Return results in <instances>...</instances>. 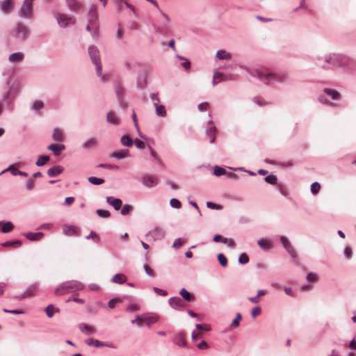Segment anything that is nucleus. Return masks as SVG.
I'll use <instances>...</instances> for the list:
<instances>
[{
    "label": "nucleus",
    "mask_w": 356,
    "mask_h": 356,
    "mask_svg": "<svg viewBox=\"0 0 356 356\" xmlns=\"http://www.w3.org/2000/svg\"><path fill=\"white\" fill-rule=\"evenodd\" d=\"M350 62V59L343 54H329L323 58V63L321 66L323 69L327 70L348 65Z\"/></svg>",
    "instance_id": "1"
},
{
    "label": "nucleus",
    "mask_w": 356,
    "mask_h": 356,
    "mask_svg": "<svg viewBox=\"0 0 356 356\" xmlns=\"http://www.w3.org/2000/svg\"><path fill=\"white\" fill-rule=\"evenodd\" d=\"M252 74L266 84H270L273 82L282 83L287 80L288 78L287 74L284 72L271 73L257 70Z\"/></svg>",
    "instance_id": "2"
},
{
    "label": "nucleus",
    "mask_w": 356,
    "mask_h": 356,
    "mask_svg": "<svg viewBox=\"0 0 356 356\" xmlns=\"http://www.w3.org/2000/svg\"><path fill=\"white\" fill-rule=\"evenodd\" d=\"M83 289V284L77 280H69L59 284L55 290L56 296L74 293Z\"/></svg>",
    "instance_id": "3"
},
{
    "label": "nucleus",
    "mask_w": 356,
    "mask_h": 356,
    "mask_svg": "<svg viewBox=\"0 0 356 356\" xmlns=\"http://www.w3.org/2000/svg\"><path fill=\"white\" fill-rule=\"evenodd\" d=\"M88 54L93 64L95 65L96 72L102 81L107 80L106 76L102 74V66L100 60L99 51L97 47L92 45L88 47Z\"/></svg>",
    "instance_id": "4"
},
{
    "label": "nucleus",
    "mask_w": 356,
    "mask_h": 356,
    "mask_svg": "<svg viewBox=\"0 0 356 356\" xmlns=\"http://www.w3.org/2000/svg\"><path fill=\"white\" fill-rule=\"evenodd\" d=\"M30 31L28 27L22 23L18 22L15 25L13 36L19 41H24L29 37Z\"/></svg>",
    "instance_id": "5"
},
{
    "label": "nucleus",
    "mask_w": 356,
    "mask_h": 356,
    "mask_svg": "<svg viewBox=\"0 0 356 356\" xmlns=\"http://www.w3.org/2000/svg\"><path fill=\"white\" fill-rule=\"evenodd\" d=\"M33 0H24L18 15L21 18L31 19L33 12Z\"/></svg>",
    "instance_id": "6"
},
{
    "label": "nucleus",
    "mask_w": 356,
    "mask_h": 356,
    "mask_svg": "<svg viewBox=\"0 0 356 356\" xmlns=\"http://www.w3.org/2000/svg\"><path fill=\"white\" fill-rule=\"evenodd\" d=\"M55 17L58 25L62 28H65L74 24V19L72 16L66 14L56 13Z\"/></svg>",
    "instance_id": "7"
},
{
    "label": "nucleus",
    "mask_w": 356,
    "mask_h": 356,
    "mask_svg": "<svg viewBox=\"0 0 356 356\" xmlns=\"http://www.w3.org/2000/svg\"><path fill=\"white\" fill-rule=\"evenodd\" d=\"M168 303L172 309L176 310H181L186 306V303L184 302V301L178 296L170 298L168 300Z\"/></svg>",
    "instance_id": "8"
},
{
    "label": "nucleus",
    "mask_w": 356,
    "mask_h": 356,
    "mask_svg": "<svg viewBox=\"0 0 356 356\" xmlns=\"http://www.w3.org/2000/svg\"><path fill=\"white\" fill-rule=\"evenodd\" d=\"M216 128L213 125V122L211 120L207 122V127L205 131L206 135L210 138V143H213L216 140Z\"/></svg>",
    "instance_id": "9"
},
{
    "label": "nucleus",
    "mask_w": 356,
    "mask_h": 356,
    "mask_svg": "<svg viewBox=\"0 0 356 356\" xmlns=\"http://www.w3.org/2000/svg\"><path fill=\"white\" fill-rule=\"evenodd\" d=\"M280 242L282 244L283 248L287 251V252L292 257H296V252L292 245L291 244L289 240L286 236L280 237Z\"/></svg>",
    "instance_id": "10"
},
{
    "label": "nucleus",
    "mask_w": 356,
    "mask_h": 356,
    "mask_svg": "<svg viewBox=\"0 0 356 356\" xmlns=\"http://www.w3.org/2000/svg\"><path fill=\"white\" fill-rule=\"evenodd\" d=\"M165 236V232L161 228H155L147 234V236L152 238L154 241L161 240Z\"/></svg>",
    "instance_id": "11"
},
{
    "label": "nucleus",
    "mask_w": 356,
    "mask_h": 356,
    "mask_svg": "<svg viewBox=\"0 0 356 356\" xmlns=\"http://www.w3.org/2000/svg\"><path fill=\"white\" fill-rule=\"evenodd\" d=\"M63 232L66 236H78L80 234V229L75 225H65Z\"/></svg>",
    "instance_id": "12"
},
{
    "label": "nucleus",
    "mask_w": 356,
    "mask_h": 356,
    "mask_svg": "<svg viewBox=\"0 0 356 356\" xmlns=\"http://www.w3.org/2000/svg\"><path fill=\"white\" fill-rule=\"evenodd\" d=\"M172 341L179 347H186L185 336L183 332H179L174 335Z\"/></svg>",
    "instance_id": "13"
},
{
    "label": "nucleus",
    "mask_w": 356,
    "mask_h": 356,
    "mask_svg": "<svg viewBox=\"0 0 356 356\" xmlns=\"http://www.w3.org/2000/svg\"><path fill=\"white\" fill-rule=\"evenodd\" d=\"M129 156H130V154L129 149H116L113 151L111 155V157L115 158L118 160H120Z\"/></svg>",
    "instance_id": "14"
},
{
    "label": "nucleus",
    "mask_w": 356,
    "mask_h": 356,
    "mask_svg": "<svg viewBox=\"0 0 356 356\" xmlns=\"http://www.w3.org/2000/svg\"><path fill=\"white\" fill-rule=\"evenodd\" d=\"M142 184L147 187H152L158 184V178L155 176H147L142 178Z\"/></svg>",
    "instance_id": "15"
},
{
    "label": "nucleus",
    "mask_w": 356,
    "mask_h": 356,
    "mask_svg": "<svg viewBox=\"0 0 356 356\" xmlns=\"http://www.w3.org/2000/svg\"><path fill=\"white\" fill-rule=\"evenodd\" d=\"M98 19V14L97 7L95 5H92L88 10V21L90 24H92L97 22Z\"/></svg>",
    "instance_id": "16"
},
{
    "label": "nucleus",
    "mask_w": 356,
    "mask_h": 356,
    "mask_svg": "<svg viewBox=\"0 0 356 356\" xmlns=\"http://www.w3.org/2000/svg\"><path fill=\"white\" fill-rule=\"evenodd\" d=\"M106 202L113 206L115 210L118 211L121 209L122 206V202L119 198H112L111 197H106Z\"/></svg>",
    "instance_id": "17"
},
{
    "label": "nucleus",
    "mask_w": 356,
    "mask_h": 356,
    "mask_svg": "<svg viewBox=\"0 0 356 356\" xmlns=\"http://www.w3.org/2000/svg\"><path fill=\"white\" fill-rule=\"evenodd\" d=\"M79 330L86 335H92L96 333V330L86 323H81L79 325Z\"/></svg>",
    "instance_id": "18"
},
{
    "label": "nucleus",
    "mask_w": 356,
    "mask_h": 356,
    "mask_svg": "<svg viewBox=\"0 0 356 356\" xmlns=\"http://www.w3.org/2000/svg\"><path fill=\"white\" fill-rule=\"evenodd\" d=\"M13 1L12 0H3L0 3V10L4 14L9 13L12 10Z\"/></svg>",
    "instance_id": "19"
},
{
    "label": "nucleus",
    "mask_w": 356,
    "mask_h": 356,
    "mask_svg": "<svg viewBox=\"0 0 356 356\" xmlns=\"http://www.w3.org/2000/svg\"><path fill=\"white\" fill-rule=\"evenodd\" d=\"M23 235L30 241H36L41 240L44 234L42 232H26L24 233Z\"/></svg>",
    "instance_id": "20"
},
{
    "label": "nucleus",
    "mask_w": 356,
    "mask_h": 356,
    "mask_svg": "<svg viewBox=\"0 0 356 356\" xmlns=\"http://www.w3.org/2000/svg\"><path fill=\"white\" fill-rule=\"evenodd\" d=\"M49 150H51L54 152L56 156H59L60 154L61 151L65 149V146L63 144H51L47 147Z\"/></svg>",
    "instance_id": "21"
},
{
    "label": "nucleus",
    "mask_w": 356,
    "mask_h": 356,
    "mask_svg": "<svg viewBox=\"0 0 356 356\" xmlns=\"http://www.w3.org/2000/svg\"><path fill=\"white\" fill-rule=\"evenodd\" d=\"M97 146V140L95 138H90L82 145L83 149H90Z\"/></svg>",
    "instance_id": "22"
},
{
    "label": "nucleus",
    "mask_w": 356,
    "mask_h": 356,
    "mask_svg": "<svg viewBox=\"0 0 356 356\" xmlns=\"http://www.w3.org/2000/svg\"><path fill=\"white\" fill-rule=\"evenodd\" d=\"M63 172V168L60 165H55L47 170V175L49 177H55Z\"/></svg>",
    "instance_id": "23"
},
{
    "label": "nucleus",
    "mask_w": 356,
    "mask_h": 356,
    "mask_svg": "<svg viewBox=\"0 0 356 356\" xmlns=\"http://www.w3.org/2000/svg\"><path fill=\"white\" fill-rule=\"evenodd\" d=\"M106 121L108 123L118 125L120 123V119L113 111H109L106 114Z\"/></svg>",
    "instance_id": "24"
},
{
    "label": "nucleus",
    "mask_w": 356,
    "mask_h": 356,
    "mask_svg": "<svg viewBox=\"0 0 356 356\" xmlns=\"http://www.w3.org/2000/svg\"><path fill=\"white\" fill-rule=\"evenodd\" d=\"M39 284L38 283H34L30 285L24 292L25 293V296L27 297H31L35 295L38 291Z\"/></svg>",
    "instance_id": "25"
},
{
    "label": "nucleus",
    "mask_w": 356,
    "mask_h": 356,
    "mask_svg": "<svg viewBox=\"0 0 356 356\" xmlns=\"http://www.w3.org/2000/svg\"><path fill=\"white\" fill-rule=\"evenodd\" d=\"M1 245L6 248H17L22 245L19 240L8 241L1 243Z\"/></svg>",
    "instance_id": "26"
},
{
    "label": "nucleus",
    "mask_w": 356,
    "mask_h": 356,
    "mask_svg": "<svg viewBox=\"0 0 356 356\" xmlns=\"http://www.w3.org/2000/svg\"><path fill=\"white\" fill-rule=\"evenodd\" d=\"M323 91L326 95L330 96L333 100L339 99L341 97L340 93L337 90L334 89L325 88Z\"/></svg>",
    "instance_id": "27"
},
{
    "label": "nucleus",
    "mask_w": 356,
    "mask_h": 356,
    "mask_svg": "<svg viewBox=\"0 0 356 356\" xmlns=\"http://www.w3.org/2000/svg\"><path fill=\"white\" fill-rule=\"evenodd\" d=\"M24 57V54L22 52H16L10 54L9 56L8 60L11 63H18L20 62Z\"/></svg>",
    "instance_id": "28"
},
{
    "label": "nucleus",
    "mask_w": 356,
    "mask_h": 356,
    "mask_svg": "<svg viewBox=\"0 0 356 356\" xmlns=\"http://www.w3.org/2000/svg\"><path fill=\"white\" fill-rule=\"evenodd\" d=\"M67 5L72 11H77L82 8V4L74 0H67Z\"/></svg>",
    "instance_id": "29"
},
{
    "label": "nucleus",
    "mask_w": 356,
    "mask_h": 356,
    "mask_svg": "<svg viewBox=\"0 0 356 356\" xmlns=\"http://www.w3.org/2000/svg\"><path fill=\"white\" fill-rule=\"evenodd\" d=\"M127 280L126 276L122 273L115 274L111 279V281L114 283L124 284Z\"/></svg>",
    "instance_id": "30"
},
{
    "label": "nucleus",
    "mask_w": 356,
    "mask_h": 356,
    "mask_svg": "<svg viewBox=\"0 0 356 356\" xmlns=\"http://www.w3.org/2000/svg\"><path fill=\"white\" fill-rule=\"evenodd\" d=\"M257 244L264 250H269L272 248L271 243L264 238L258 240Z\"/></svg>",
    "instance_id": "31"
},
{
    "label": "nucleus",
    "mask_w": 356,
    "mask_h": 356,
    "mask_svg": "<svg viewBox=\"0 0 356 356\" xmlns=\"http://www.w3.org/2000/svg\"><path fill=\"white\" fill-rule=\"evenodd\" d=\"M216 57L219 60H230L232 56L225 50H219L217 51Z\"/></svg>",
    "instance_id": "32"
},
{
    "label": "nucleus",
    "mask_w": 356,
    "mask_h": 356,
    "mask_svg": "<svg viewBox=\"0 0 356 356\" xmlns=\"http://www.w3.org/2000/svg\"><path fill=\"white\" fill-rule=\"evenodd\" d=\"M52 138L54 140H58V141L63 140L64 136H63V131L58 128L54 129L53 131V134H52Z\"/></svg>",
    "instance_id": "33"
},
{
    "label": "nucleus",
    "mask_w": 356,
    "mask_h": 356,
    "mask_svg": "<svg viewBox=\"0 0 356 356\" xmlns=\"http://www.w3.org/2000/svg\"><path fill=\"white\" fill-rule=\"evenodd\" d=\"M122 145L126 147H131L134 144L132 138L129 135H123L120 139Z\"/></svg>",
    "instance_id": "34"
},
{
    "label": "nucleus",
    "mask_w": 356,
    "mask_h": 356,
    "mask_svg": "<svg viewBox=\"0 0 356 356\" xmlns=\"http://www.w3.org/2000/svg\"><path fill=\"white\" fill-rule=\"evenodd\" d=\"M85 343L89 346H94L97 348H99V347H103L105 346V344L103 343V342H101L99 340H95L93 339H86L85 341Z\"/></svg>",
    "instance_id": "35"
},
{
    "label": "nucleus",
    "mask_w": 356,
    "mask_h": 356,
    "mask_svg": "<svg viewBox=\"0 0 356 356\" xmlns=\"http://www.w3.org/2000/svg\"><path fill=\"white\" fill-rule=\"evenodd\" d=\"M179 294L183 299L187 302H191L193 300V296L185 288H182L180 290Z\"/></svg>",
    "instance_id": "36"
},
{
    "label": "nucleus",
    "mask_w": 356,
    "mask_h": 356,
    "mask_svg": "<svg viewBox=\"0 0 356 356\" xmlns=\"http://www.w3.org/2000/svg\"><path fill=\"white\" fill-rule=\"evenodd\" d=\"M156 114L160 117H165L166 115V111L163 105L155 104Z\"/></svg>",
    "instance_id": "37"
},
{
    "label": "nucleus",
    "mask_w": 356,
    "mask_h": 356,
    "mask_svg": "<svg viewBox=\"0 0 356 356\" xmlns=\"http://www.w3.org/2000/svg\"><path fill=\"white\" fill-rule=\"evenodd\" d=\"M50 159V156L48 155L40 156L35 163L37 166H42L47 163Z\"/></svg>",
    "instance_id": "38"
},
{
    "label": "nucleus",
    "mask_w": 356,
    "mask_h": 356,
    "mask_svg": "<svg viewBox=\"0 0 356 356\" xmlns=\"http://www.w3.org/2000/svg\"><path fill=\"white\" fill-rule=\"evenodd\" d=\"M179 60H183L184 62L181 63V66L183 67L186 70H189L191 68V62L188 59L184 56L177 55L176 56Z\"/></svg>",
    "instance_id": "39"
},
{
    "label": "nucleus",
    "mask_w": 356,
    "mask_h": 356,
    "mask_svg": "<svg viewBox=\"0 0 356 356\" xmlns=\"http://www.w3.org/2000/svg\"><path fill=\"white\" fill-rule=\"evenodd\" d=\"M88 181L93 185H100L104 183V179L96 177H89Z\"/></svg>",
    "instance_id": "40"
},
{
    "label": "nucleus",
    "mask_w": 356,
    "mask_h": 356,
    "mask_svg": "<svg viewBox=\"0 0 356 356\" xmlns=\"http://www.w3.org/2000/svg\"><path fill=\"white\" fill-rule=\"evenodd\" d=\"M226 174V170L218 165H216L213 168V175L220 177Z\"/></svg>",
    "instance_id": "41"
},
{
    "label": "nucleus",
    "mask_w": 356,
    "mask_h": 356,
    "mask_svg": "<svg viewBox=\"0 0 356 356\" xmlns=\"http://www.w3.org/2000/svg\"><path fill=\"white\" fill-rule=\"evenodd\" d=\"M13 224L11 222L8 221L3 225L1 232L3 233H8L13 229Z\"/></svg>",
    "instance_id": "42"
},
{
    "label": "nucleus",
    "mask_w": 356,
    "mask_h": 356,
    "mask_svg": "<svg viewBox=\"0 0 356 356\" xmlns=\"http://www.w3.org/2000/svg\"><path fill=\"white\" fill-rule=\"evenodd\" d=\"M146 320H147V316L142 315V316H137L135 319H134L131 321V323L133 324H136L137 325L140 326L142 325V323L144 321H145Z\"/></svg>",
    "instance_id": "43"
},
{
    "label": "nucleus",
    "mask_w": 356,
    "mask_h": 356,
    "mask_svg": "<svg viewBox=\"0 0 356 356\" xmlns=\"http://www.w3.org/2000/svg\"><path fill=\"white\" fill-rule=\"evenodd\" d=\"M264 180H265L267 183H268V184H272V185H275V184H277V177H276L275 175H268V176L264 178Z\"/></svg>",
    "instance_id": "44"
},
{
    "label": "nucleus",
    "mask_w": 356,
    "mask_h": 356,
    "mask_svg": "<svg viewBox=\"0 0 356 356\" xmlns=\"http://www.w3.org/2000/svg\"><path fill=\"white\" fill-rule=\"evenodd\" d=\"M217 258L222 266L225 267L227 265V259L222 253H219Z\"/></svg>",
    "instance_id": "45"
},
{
    "label": "nucleus",
    "mask_w": 356,
    "mask_h": 356,
    "mask_svg": "<svg viewBox=\"0 0 356 356\" xmlns=\"http://www.w3.org/2000/svg\"><path fill=\"white\" fill-rule=\"evenodd\" d=\"M42 108L43 102L41 101H35L31 106V109L35 111H40Z\"/></svg>",
    "instance_id": "46"
},
{
    "label": "nucleus",
    "mask_w": 356,
    "mask_h": 356,
    "mask_svg": "<svg viewBox=\"0 0 356 356\" xmlns=\"http://www.w3.org/2000/svg\"><path fill=\"white\" fill-rule=\"evenodd\" d=\"M96 213L98 215V216H99L100 218H108L111 215L109 211L104 210V209H97Z\"/></svg>",
    "instance_id": "47"
},
{
    "label": "nucleus",
    "mask_w": 356,
    "mask_h": 356,
    "mask_svg": "<svg viewBox=\"0 0 356 356\" xmlns=\"http://www.w3.org/2000/svg\"><path fill=\"white\" fill-rule=\"evenodd\" d=\"M320 188L321 185L317 181L312 183L311 185V192L314 195L317 194L319 192Z\"/></svg>",
    "instance_id": "48"
},
{
    "label": "nucleus",
    "mask_w": 356,
    "mask_h": 356,
    "mask_svg": "<svg viewBox=\"0 0 356 356\" xmlns=\"http://www.w3.org/2000/svg\"><path fill=\"white\" fill-rule=\"evenodd\" d=\"M98 168H106L109 170H118L119 167L116 165L108 164V163H100L97 165Z\"/></svg>",
    "instance_id": "49"
},
{
    "label": "nucleus",
    "mask_w": 356,
    "mask_h": 356,
    "mask_svg": "<svg viewBox=\"0 0 356 356\" xmlns=\"http://www.w3.org/2000/svg\"><path fill=\"white\" fill-rule=\"evenodd\" d=\"M132 210H133V207L131 205L127 204L123 206L122 209H121L120 213L122 216H126Z\"/></svg>",
    "instance_id": "50"
},
{
    "label": "nucleus",
    "mask_w": 356,
    "mask_h": 356,
    "mask_svg": "<svg viewBox=\"0 0 356 356\" xmlns=\"http://www.w3.org/2000/svg\"><path fill=\"white\" fill-rule=\"evenodd\" d=\"M131 117H132V119H133V121L134 122V126L136 128V129L138 130V134L139 136L142 138H145V136H143L141 133H140V129H139V126H138V121H137V118H136V113L134 111L132 115H131Z\"/></svg>",
    "instance_id": "51"
},
{
    "label": "nucleus",
    "mask_w": 356,
    "mask_h": 356,
    "mask_svg": "<svg viewBox=\"0 0 356 356\" xmlns=\"http://www.w3.org/2000/svg\"><path fill=\"white\" fill-rule=\"evenodd\" d=\"M6 171H9L13 176H17L19 174V171L15 165H10L9 167L6 170Z\"/></svg>",
    "instance_id": "52"
},
{
    "label": "nucleus",
    "mask_w": 356,
    "mask_h": 356,
    "mask_svg": "<svg viewBox=\"0 0 356 356\" xmlns=\"http://www.w3.org/2000/svg\"><path fill=\"white\" fill-rule=\"evenodd\" d=\"M155 31L161 34H168L171 32V30L168 26H166L163 28L156 27Z\"/></svg>",
    "instance_id": "53"
},
{
    "label": "nucleus",
    "mask_w": 356,
    "mask_h": 356,
    "mask_svg": "<svg viewBox=\"0 0 356 356\" xmlns=\"http://www.w3.org/2000/svg\"><path fill=\"white\" fill-rule=\"evenodd\" d=\"M170 204L172 208L179 209L181 207L180 201L176 198H172L170 201Z\"/></svg>",
    "instance_id": "54"
},
{
    "label": "nucleus",
    "mask_w": 356,
    "mask_h": 356,
    "mask_svg": "<svg viewBox=\"0 0 356 356\" xmlns=\"http://www.w3.org/2000/svg\"><path fill=\"white\" fill-rule=\"evenodd\" d=\"M238 261L240 264H245L249 261V258L245 253H242L239 255Z\"/></svg>",
    "instance_id": "55"
},
{
    "label": "nucleus",
    "mask_w": 356,
    "mask_h": 356,
    "mask_svg": "<svg viewBox=\"0 0 356 356\" xmlns=\"http://www.w3.org/2000/svg\"><path fill=\"white\" fill-rule=\"evenodd\" d=\"M35 181L33 179H29L27 180L26 184V188L27 191H30L34 188Z\"/></svg>",
    "instance_id": "56"
},
{
    "label": "nucleus",
    "mask_w": 356,
    "mask_h": 356,
    "mask_svg": "<svg viewBox=\"0 0 356 356\" xmlns=\"http://www.w3.org/2000/svg\"><path fill=\"white\" fill-rule=\"evenodd\" d=\"M238 78L237 75L235 74H225L224 78H222L219 81H234Z\"/></svg>",
    "instance_id": "57"
},
{
    "label": "nucleus",
    "mask_w": 356,
    "mask_h": 356,
    "mask_svg": "<svg viewBox=\"0 0 356 356\" xmlns=\"http://www.w3.org/2000/svg\"><path fill=\"white\" fill-rule=\"evenodd\" d=\"M45 312H46V314L47 316L49 317V318H51L54 316V307L52 305H49L46 308H45Z\"/></svg>",
    "instance_id": "58"
},
{
    "label": "nucleus",
    "mask_w": 356,
    "mask_h": 356,
    "mask_svg": "<svg viewBox=\"0 0 356 356\" xmlns=\"http://www.w3.org/2000/svg\"><path fill=\"white\" fill-rule=\"evenodd\" d=\"M120 301V299L119 298H113V299L108 301V306L109 308L113 309L115 307L116 304Z\"/></svg>",
    "instance_id": "59"
},
{
    "label": "nucleus",
    "mask_w": 356,
    "mask_h": 356,
    "mask_svg": "<svg viewBox=\"0 0 356 356\" xmlns=\"http://www.w3.org/2000/svg\"><path fill=\"white\" fill-rule=\"evenodd\" d=\"M241 319V314L240 313H237L236 317L232 321V325L235 327H238L239 326V321Z\"/></svg>",
    "instance_id": "60"
},
{
    "label": "nucleus",
    "mask_w": 356,
    "mask_h": 356,
    "mask_svg": "<svg viewBox=\"0 0 356 356\" xmlns=\"http://www.w3.org/2000/svg\"><path fill=\"white\" fill-rule=\"evenodd\" d=\"M207 207L208 208H209V209H211L219 210V209H222V206L221 205L217 204H215V203H213V202H207Z\"/></svg>",
    "instance_id": "61"
},
{
    "label": "nucleus",
    "mask_w": 356,
    "mask_h": 356,
    "mask_svg": "<svg viewBox=\"0 0 356 356\" xmlns=\"http://www.w3.org/2000/svg\"><path fill=\"white\" fill-rule=\"evenodd\" d=\"M153 291L157 294V295H159V296H165L168 295V292L163 289H159V288H157V287H154L153 288Z\"/></svg>",
    "instance_id": "62"
},
{
    "label": "nucleus",
    "mask_w": 356,
    "mask_h": 356,
    "mask_svg": "<svg viewBox=\"0 0 356 356\" xmlns=\"http://www.w3.org/2000/svg\"><path fill=\"white\" fill-rule=\"evenodd\" d=\"M261 312V308L259 306H256L252 309L251 315L252 317H256L257 315L260 314Z\"/></svg>",
    "instance_id": "63"
},
{
    "label": "nucleus",
    "mask_w": 356,
    "mask_h": 356,
    "mask_svg": "<svg viewBox=\"0 0 356 356\" xmlns=\"http://www.w3.org/2000/svg\"><path fill=\"white\" fill-rule=\"evenodd\" d=\"M183 245V241L181 238H177L175 240L173 244H172V248H180L181 246H182Z\"/></svg>",
    "instance_id": "64"
}]
</instances>
